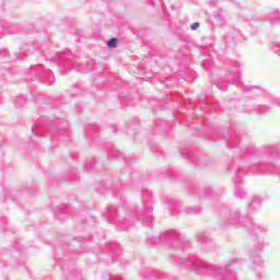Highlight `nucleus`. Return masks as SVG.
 <instances>
[{"label":"nucleus","instance_id":"f03ea898","mask_svg":"<svg viewBox=\"0 0 280 280\" xmlns=\"http://www.w3.org/2000/svg\"><path fill=\"white\" fill-rule=\"evenodd\" d=\"M198 27H200V23L196 22V23L191 24L190 30L196 31V30H198Z\"/></svg>","mask_w":280,"mask_h":280},{"label":"nucleus","instance_id":"f257e3e1","mask_svg":"<svg viewBox=\"0 0 280 280\" xmlns=\"http://www.w3.org/2000/svg\"><path fill=\"white\" fill-rule=\"evenodd\" d=\"M107 45L110 49H115L117 47V38L113 37L107 42Z\"/></svg>","mask_w":280,"mask_h":280}]
</instances>
